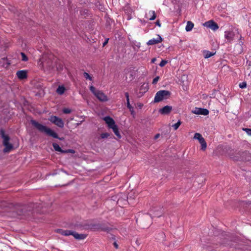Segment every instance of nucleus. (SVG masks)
Segmentation results:
<instances>
[{"label": "nucleus", "instance_id": "nucleus-38", "mask_svg": "<svg viewBox=\"0 0 251 251\" xmlns=\"http://www.w3.org/2000/svg\"><path fill=\"white\" fill-rule=\"evenodd\" d=\"M155 25H158L159 27L161 26V24L160 23V22L159 20L156 21V22H155Z\"/></svg>", "mask_w": 251, "mask_h": 251}, {"label": "nucleus", "instance_id": "nucleus-20", "mask_svg": "<svg viewBox=\"0 0 251 251\" xmlns=\"http://www.w3.org/2000/svg\"><path fill=\"white\" fill-rule=\"evenodd\" d=\"M194 24L191 21H188L187 23L186 26L185 27V30L187 31H190L194 27Z\"/></svg>", "mask_w": 251, "mask_h": 251}, {"label": "nucleus", "instance_id": "nucleus-28", "mask_svg": "<svg viewBox=\"0 0 251 251\" xmlns=\"http://www.w3.org/2000/svg\"><path fill=\"white\" fill-rule=\"evenodd\" d=\"M93 228L98 230H100L101 224H98L92 226Z\"/></svg>", "mask_w": 251, "mask_h": 251}, {"label": "nucleus", "instance_id": "nucleus-30", "mask_svg": "<svg viewBox=\"0 0 251 251\" xmlns=\"http://www.w3.org/2000/svg\"><path fill=\"white\" fill-rule=\"evenodd\" d=\"M109 134L108 133H102L100 134V137L102 139L106 138L109 136Z\"/></svg>", "mask_w": 251, "mask_h": 251}, {"label": "nucleus", "instance_id": "nucleus-34", "mask_svg": "<svg viewBox=\"0 0 251 251\" xmlns=\"http://www.w3.org/2000/svg\"><path fill=\"white\" fill-rule=\"evenodd\" d=\"M143 89L144 90V91H143L144 93L146 92L148 90L147 85H146L145 86H144V84L142 85V86L141 87L140 90H142Z\"/></svg>", "mask_w": 251, "mask_h": 251}, {"label": "nucleus", "instance_id": "nucleus-6", "mask_svg": "<svg viewBox=\"0 0 251 251\" xmlns=\"http://www.w3.org/2000/svg\"><path fill=\"white\" fill-rule=\"evenodd\" d=\"M52 56L50 55L48 56H45L41 59L43 66L49 68V69H52L54 67V64L53 61L51 60Z\"/></svg>", "mask_w": 251, "mask_h": 251}, {"label": "nucleus", "instance_id": "nucleus-16", "mask_svg": "<svg viewBox=\"0 0 251 251\" xmlns=\"http://www.w3.org/2000/svg\"><path fill=\"white\" fill-rule=\"evenodd\" d=\"M125 97L126 99V104H127V107L129 109V111L131 112V114H133L134 113V108L132 107L129 102V94L127 92H126L125 93Z\"/></svg>", "mask_w": 251, "mask_h": 251}, {"label": "nucleus", "instance_id": "nucleus-15", "mask_svg": "<svg viewBox=\"0 0 251 251\" xmlns=\"http://www.w3.org/2000/svg\"><path fill=\"white\" fill-rule=\"evenodd\" d=\"M172 109L171 106L166 105L163 108L160 109L159 112L163 115L168 114L170 113Z\"/></svg>", "mask_w": 251, "mask_h": 251}, {"label": "nucleus", "instance_id": "nucleus-2", "mask_svg": "<svg viewBox=\"0 0 251 251\" xmlns=\"http://www.w3.org/2000/svg\"><path fill=\"white\" fill-rule=\"evenodd\" d=\"M0 134L3 139V145L4 146V152H9L13 148V145L9 143L10 137L5 134V130L1 128L0 129Z\"/></svg>", "mask_w": 251, "mask_h": 251}, {"label": "nucleus", "instance_id": "nucleus-42", "mask_svg": "<svg viewBox=\"0 0 251 251\" xmlns=\"http://www.w3.org/2000/svg\"><path fill=\"white\" fill-rule=\"evenodd\" d=\"M160 136V134L159 133L156 134L154 136V139H157Z\"/></svg>", "mask_w": 251, "mask_h": 251}, {"label": "nucleus", "instance_id": "nucleus-21", "mask_svg": "<svg viewBox=\"0 0 251 251\" xmlns=\"http://www.w3.org/2000/svg\"><path fill=\"white\" fill-rule=\"evenodd\" d=\"M65 91V88L63 85H60L56 89V93L59 95H62Z\"/></svg>", "mask_w": 251, "mask_h": 251}, {"label": "nucleus", "instance_id": "nucleus-12", "mask_svg": "<svg viewBox=\"0 0 251 251\" xmlns=\"http://www.w3.org/2000/svg\"><path fill=\"white\" fill-rule=\"evenodd\" d=\"M162 38L159 35H157L156 39H151L148 41L147 42L148 45H153L159 43L162 41Z\"/></svg>", "mask_w": 251, "mask_h": 251}, {"label": "nucleus", "instance_id": "nucleus-39", "mask_svg": "<svg viewBox=\"0 0 251 251\" xmlns=\"http://www.w3.org/2000/svg\"><path fill=\"white\" fill-rule=\"evenodd\" d=\"M113 245L114 246V247L116 248V249H118V245L117 244V243L115 242L114 243H113Z\"/></svg>", "mask_w": 251, "mask_h": 251}, {"label": "nucleus", "instance_id": "nucleus-9", "mask_svg": "<svg viewBox=\"0 0 251 251\" xmlns=\"http://www.w3.org/2000/svg\"><path fill=\"white\" fill-rule=\"evenodd\" d=\"M203 25L207 27H208L214 31L217 30L219 28L218 24L212 20H210L206 22Z\"/></svg>", "mask_w": 251, "mask_h": 251}, {"label": "nucleus", "instance_id": "nucleus-19", "mask_svg": "<svg viewBox=\"0 0 251 251\" xmlns=\"http://www.w3.org/2000/svg\"><path fill=\"white\" fill-rule=\"evenodd\" d=\"M110 128L112 129L113 131L114 132L115 135L117 137L118 139H120L121 138V136L119 132L118 127L116 125H115L112 127H111Z\"/></svg>", "mask_w": 251, "mask_h": 251}, {"label": "nucleus", "instance_id": "nucleus-35", "mask_svg": "<svg viewBox=\"0 0 251 251\" xmlns=\"http://www.w3.org/2000/svg\"><path fill=\"white\" fill-rule=\"evenodd\" d=\"M63 112L64 114H69L71 112V110L69 108H64L63 109Z\"/></svg>", "mask_w": 251, "mask_h": 251}, {"label": "nucleus", "instance_id": "nucleus-10", "mask_svg": "<svg viewBox=\"0 0 251 251\" xmlns=\"http://www.w3.org/2000/svg\"><path fill=\"white\" fill-rule=\"evenodd\" d=\"M235 33L232 31L227 30L225 32V38L226 40V43H231L234 39Z\"/></svg>", "mask_w": 251, "mask_h": 251}, {"label": "nucleus", "instance_id": "nucleus-36", "mask_svg": "<svg viewBox=\"0 0 251 251\" xmlns=\"http://www.w3.org/2000/svg\"><path fill=\"white\" fill-rule=\"evenodd\" d=\"M159 76H156L152 80V83L153 84H155L157 83V82H158V81L159 80Z\"/></svg>", "mask_w": 251, "mask_h": 251}, {"label": "nucleus", "instance_id": "nucleus-33", "mask_svg": "<svg viewBox=\"0 0 251 251\" xmlns=\"http://www.w3.org/2000/svg\"><path fill=\"white\" fill-rule=\"evenodd\" d=\"M246 86H247V83L246 82H243L239 84V87H240V88H241L242 89L246 88Z\"/></svg>", "mask_w": 251, "mask_h": 251}, {"label": "nucleus", "instance_id": "nucleus-31", "mask_svg": "<svg viewBox=\"0 0 251 251\" xmlns=\"http://www.w3.org/2000/svg\"><path fill=\"white\" fill-rule=\"evenodd\" d=\"M243 130L246 132L248 135L251 136V129L248 128H244Z\"/></svg>", "mask_w": 251, "mask_h": 251}, {"label": "nucleus", "instance_id": "nucleus-3", "mask_svg": "<svg viewBox=\"0 0 251 251\" xmlns=\"http://www.w3.org/2000/svg\"><path fill=\"white\" fill-rule=\"evenodd\" d=\"M56 232L65 236L73 235L75 239L77 240H83L87 237L86 234H79L72 230H64L62 229H57Z\"/></svg>", "mask_w": 251, "mask_h": 251}, {"label": "nucleus", "instance_id": "nucleus-5", "mask_svg": "<svg viewBox=\"0 0 251 251\" xmlns=\"http://www.w3.org/2000/svg\"><path fill=\"white\" fill-rule=\"evenodd\" d=\"M90 90L100 101L104 102L108 100L107 96L101 91L97 90L93 86L90 87Z\"/></svg>", "mask_w": 251, "mask_h": 251}, {"label": "nucleus", "instance_id": "nucleus-14", "mask_svg": "<svg viewBox=\"0 0 251 251\" xmlns=\"http://www.w3.org/2000/svg\"><path fill=\"white\" fill-rule=\"evenodd\" d=\"M103 119L109 128L116 125L114 120L109 116H106Z\"/></svg>", "mask_w": 251, "mask_h": 251}, {"label": "nucleus", "instance_id": "nucleus-26", "mask_svg": "<svg viewBox=\"0 0 251 251\" xmlns=\"http://www.w3.org/2000/svg\"><path fill=\"white\" fill-rule=\"evenodd\" d=\"M181 124V122L180 120H178V121L176 123L172 125V127L174 128V129L175 130H176L178 128L179 126H180Z\"/></svg>", "mask_w": 251, "mask_h": 251}, {"label": "nucleus", "instance_id": "nucleus-7", "mask_svg": "<svg viewBox=\"0 0 251 251\" xmlns=\"http://www.w3.org/2000/svg\"><path fill=\"white\" fill-rule=\"evenodd\" d=\"M49 120L51 123L59 127L63 128L64 127V123L62 120L56 116H50Z\"/></svg>", "mask_w": 251, "mask_h": 251}, {"label": "nucleus", "instance_id": "nucleus-13", "mask_svg": "<svg viewBox=\"0 0 251 251\" xmlns=\"http://www.w3.org/2000/svg\"><path fill=\"white\" fill-rule=\"evenodd\" d=\"M193 112L196 114H200L204 116L207 115L209 114V111L207 109L201 108H196Z\"/></svg>", "mask_w": 251, "mask_h": 251}, {"label": "nucleus", "instance_id": "nucleus-25", "mask_svg": "<svg viewBox=\"0 0 251 251\" xmlns=\"http://www.w3.org/2000/svg\"><path fill=\"white\" fill-rule=\"evenodd\" d=\"M200 143L201 145V150L202 151H205L207 147V144L205 140L204 139L202 140L200 142Z\"/></svg>", "mask_w": 251, "mask_h": 251}, {"label": "nucleus", "instance_id": "nucleus-22", "mask_svg": "<svg viewBox=\"0 0 251 251\" xmlns=\"http://www.w3.org/2000/svg\"><path fill=\"white\" fill-rule=\"evenodd\" d=\"M194 138L199 140V143L204 139L203 138L202 135L199 133H196L194 135Z\"/></svg>", "mask_w": 251, "mask_h": 251}, {"label": "nucleus", "instance_id": "nucleus-37", "mask_svg": "<svg viewBox=\"0 0 251 251\" xmlns=\"http://www.w3.org/2000/svg\"><path fill=\"white\" fill-rule=\"evenodd\" d=\"M108 40H109L108 38L106 39L105 40V41L103 43V47L105 46L108 43Z\"/></svg>", "mask_w": 251, "mask_h": 251}, {"label": "nucleus", "instance_id": "nucleus-32", "mask_svg": "<svg viewBox=\"0 0 251 251\" xmlns=\"http://www.w3.org/2000/svg\"><path fill=\"white\" fill-rule=\"evenodd\" d=\"M167 63V61L165 60H162V61L159 63V66L161 67H164Z\"/></svg>", "mask_w": 251, "mask_h": 251}, {"label": "nucleus", "instance_id": "nucleus-4", "mask_svg": "<svg viewBox=\"0 0 251 251\" xmlns=\"http://www.w3.org/2000/svg\"><path fill=\"white\" fill-rule=\"evenodd\" d=\"M171 93L167 90L158 91L155 94L154 98V102H159L163 100L167 99L170 97Z\"/></svg>", "mask_w": 251, "mask_h": 251}, {"label": "nucleus", "instance_id": "nucleus-1", "mask_svg": "<svg viewBox=\"0 0 251 251\" xmlns=\"http://www.w3.org/2000/svg\"><path fill=\"white\" fill-rule=\"evenodd\" d=\"M30 123L31 125L40 132L45 133L47 135L52 137L54 138L59 139L57 134L47 126L39 123L34 120H31ZM59 139H61L59 138Z\"/></svg>", "mask_w": 251, "mask_h": 251}, {"label": "nucleus", "instance_id": "nucleus-27", "mask_svg": "<svg viewBox=\"0 0 251 251\" xmlns=\"http://www.w3.org/2000/svg\"><path fill=\"white\" fill-rule=\"evenodd\" d=\"M21 55L22 56V60L23 61H27L28 60V57L24 52H21Z\"/></svg>", "mask_w": 251, "mask_h": 251}, {"label": "nucleus", "instance_id": "nucleus-29", "mask_svg": "<svg viewBox=\"0 0 251 251\" xmlns=\"http://www.w3.org/2000/svg\"><path fill=\"white\" fill-rule=\"evenodd\" d=\"M83 75L86 79L92 80V77L88 73L84 72Z\"/></svg>", "mask_w": 251, "mask_h": 251}, {"label": "nucleus", "instance_id": "nucleus-40", "mask_svg": "<svg viewBox=\"0 0 251 251\" xmlns=\"http://www.w3.org/2000/svg\"><path fill=\"white\" fill-rule=\"evenodd\" d=\"M242 36H240V39H239V40H240V41H239V43H240L241 45H243V44H244L243 42L242 41Z\"/></svg>", "mask_w": 251, "mask_h": 251}, {"label": "nucleus", "instance_id": "nucleus-11", "mask_svg": "<svg viewBox=\"0 0 251 251\" xmlns=\"http://www.w3.org/2000/svg\"><path fill=\"white\" fill-rule=\"evenodd\" d=\"M16 75L19 79H25L27 77V72L26 70L18 71L16 73Z\"/></svg>", "mask_w": 251, "mask_h": 251}, {"label": "nucleus", "instance_id": "nucleus-18", "mask_svg": "<svg viewBox=\"0 0 251 251\" xmlns=\"http://www.w3.org/2000/svg\"><path fill=\"white\" fill-rule=\"evenodd\" d=\"M52 146H53L54 149L55 150V151H57L60 152L62 153L68 152V151H67L62 150V149L60 148V147L56 143H53ZM68 152H72L73 150H69Z\"/></svg>", "mask_w": 251, "mask_h": 251}, {"label": "nucleus", "instance_id": "nucleus-24", "mask_svg": "<svg viewBox=\"0 0 251 251\" xmlns=\"http://www.w3.org/2000/svg\"><path fill=\"white\" fill-rule=\"evenodd\" d=\"M215 53H213L211 51H206L205 52H204V58H209L211 56H212L213 55H214Z\"/></svg>", "mask_w": 251, "mask_h": 251}, {"label": "nucleus", "instance_id": "nucleus-23", "mask_svg": "<svg viewBox=\"0 0 251 251\" xmlns=\"http://www.w3.org/2000/svg\"><path fill=\"white\" fill-rule=\"evenodd\" d=\"M110 230V227L107 226L104 224H101L100 231L109 232Z\"/></svg>", "mask_w": 251, "mask_h": 251}, {"label": "nucleus", "instance_id": "nucleus-8", "mask_svg": "<svg viewBox=\"0 0 251 251\" xmlns=\"http://www.w3.org/2000/svg\"><path fill=\"white\" fill-rule=\"evenodd\" d=\"M162 208L160 207H153L150 211V215L154 217H159L162 215Z\"/></svg>", "mask_w": 251, "mask_h": 251}, {"label": "nucleus", "instance_id": "nucleus-17", "mask_svg": "<svg viewBox=\"0 0 251 251\" xmlns=\"http://www.w3.org/2000/svg\"><path fill=\"white\" fill-rule=\"evenodd\" d=\"M146 17L147 19L152 21L154 20L156 18V16L154 11L151 10L146 14Z\"/></svg>", "mask_w": 251, "mask_h": 251}, {"label": "nucleus", "instance_id": "nucleus-41", "mask_svg": "<svg viewBox=\"0 0 251 251\" xmlns=\"http://www.w3.org/2000/svg\"><path fill=\"white\" fill-rule=\"evenodd\" d=\"M156 58H153L151 60V63H155V62L156 61Z\"/></svg>", "mask_w": 251, "mask_h": 251}]
</instances>
